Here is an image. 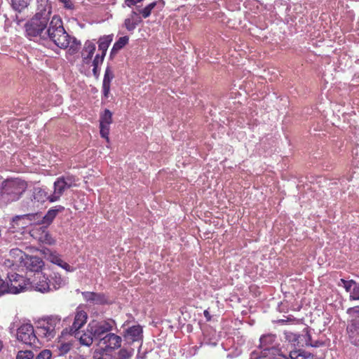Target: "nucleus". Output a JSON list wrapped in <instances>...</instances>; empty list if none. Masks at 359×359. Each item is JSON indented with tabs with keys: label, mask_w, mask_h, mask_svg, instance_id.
Returning <instances> with one entry per match:
<instances>
[{
	"label": "nucleus",
	"mask_w": 359,
	"mask_h": 359,
	"mask_svg": "<svg viewBox=\"0 0 359 359\" xmlns=\"http://www.w3.org/2000/svg\"><path fill=\"white\" fill-rule=\"evenodd\" d=\"M50 11L48 12H36L34 15L25 25L27 35L30 38L40 39H49L60 48L69 47L72 53L76 52L80 43L73 39L66 32L61 18L55 15L50 19Z\"/></svg>",
	"instance_id": "f257e3e1"
},
{
	"label": "nucleus",
	"mask_w": 359,
	"mask_h": 359,
	"mask_svg": "<svg viewBox=\"0 0 359 359\" xmlns=\"http://www.w3.org/2000/svg\"><path fill=\"white\" fill-rule=\"evenodd\" d=\"M26 182L18 178L8 179L2 182L0 193V206L17 201L26 191Z\"/></svg>",
	"instance_id": "f03ea898"
},
{
	"label": "nucleus",
	"mask_w": 359,
	"mask_h": 359,
	"mask_svg": "<svg viewBox=\"0 0 359 359\" xmlns=\"http://www.w3.org/2000/svg\"><path fill=\"white\" fill-rule=\"evenodd\" d=\"M60 325V318L57 316H51L39 320L35 332L39 337L48 341L55 336L56 330L59 329Z\"/></svg>",
	"instance_id": "7ed1b4c3"
},
{
	"label": "nucleus",
	"mask_w": 359,
	"mask_h": 359,
	"mask_svg": "<svg viewBox=\"0 0 359 359\" xmlns=\"http://www.w3.org/2000/svg\"><path fill=\"white\" fill-rule=\"evenodd\" d=\"M115 325V321L112 319L101 321L93 320L88 324V330L94 334L95 339L102 341L104 335L111 331Z\"/></svg>",
	"instance_id": "20e7f679"
},
{
	"label": "nucleus",
	"mask_w": 359,
	"mask_h": 359,
	"mask_svg": "<svg viewBox=\"0 0 359 359\" xmlns=\"http://www.w3.org/2000/svg\"><path fill=\"white\" fill-rule=\"evenodd\" d=\"M8 292L11 294H18L27 289V283L25 278L18 273H11L8 275Z\"/></svg>",
	"instance_id": "39448f33"
},
{
	"label": "nucleus",
	"mask_w": 359,
	"mask_h": 359,
	"mask_svg": "<svg viewBox=\"0 0 359 359\" xmlns=\"http://www.w3.org/2000/svg\"><path fill=\"white\" fill-rule=\"evenodd\" d=\"M73 186V182L69 178L59 177L53 184L54 190L50 194V202H55L60 200L64 191Z\"/></svg>",
	"instance_id": "423d86ee"
},
{
	"label": "nucleus",
	"mask_w": 359,
	"mask_h": 359,
	"mask_svg": "<svg viewBox=\"0 0 359 359\" xmlns=\"http://www.w3.org/2000/svg\"><path fill=\"white\" fill-rule=\"evenodd\" d=\"M31 324L22 325L17 332V338L25 344L32 345L36 341V336Z\"/></svg>",
	"instance_id": "0eeeda50"
},
{
	"label": "nucleus",
	"mask_w": 359,
	"mask_h": 359,
	"mask_svg": "<svg viewBox=\"0 0 359 359\" xmlns=\"http://www.w3.org/2000/svg\"><path fill=\"white\" fill-rule=\"evenodd\" d=\"M50 194H48L45 189L40 187L34 188L32 198H30L29 202H27V209L34 210L47 200L50 201Z\"/></svg>",
	"instance_id": "6e6552de"
},
{
	"label": "nucleus",
	"mask_w": 359,
	"mask_h": 359,
	"mask_svg": "<svg viewBox=\"0 0 359 359\" xmlns=\"http://www.w3.org/2000/svg\"><path fill=\"white\" fill-rule=\"evenodd\" d=\"M47 226H36L30 230L31 236L41 243L53 245L55 240L47 231Z\"/></svg>",
	"instance_id": "1a4fd4ad"
},
{
	"label": "nucleus",
	"mask_w": 359,
	"mask_h": 359,
	"mask_svg": "<svg viewBox=\"0 0 359 359\" xmlns=\"http://www.w3.org/2000/svg\"><path fill=\"white\" fill-rule=\"evenodd\" d=\"M112 123V113L109 109H105L100 117V135L109 142V133L110 124Z\"/></svg>",
	"instance_id": "9d476101"
},
{
	"label": "nucleus",
	"mask_w": 359,
	"mask_h": 359,
	"mask_svg": "<svg viewBox=\"0 0 359 359\" xmlns=\"http://www.w3.org/2000/svg\"><path fill=\"white\" fill-rule=\"evenodd\" d=\"M105 344V348H104V353L107 351V353L111 350H114L121 346V338L113 333H109L104 335L102 338V341Z\"/></svg>",
	"instance_id": "9b49d317"
},
{
	"label": "nucleus",
	"mask_w": 359,
	"mask_h": 359,
	"mask_svg": "<svg viewBox=\"0 0 359 359\" xmlns=\"http://www.w3.org/2000/svg\"><path fill=\"white\" fill-rule=\"evenodd\" d=\"M87 319V313L78 308L75 313L74 323L70 328L71 334H74L82 327L86 323Z\"/></svg>",
	"instance_id": "f8f14e48"
},
{
	"label": "nucleus",
	"mask_w": 359,
	"mask_h": 359,
	"mask_svg": "<svg viewBox=\"0 0 359 359\" xmlns=\"http://www.w3.org/2000/svg\"><path fill=\"white\" fill-rule=\"evenodd\" d=\"M126 340L128 343L139 341L142 339V329L140 325H133L128 328L124 334Z\"/></svg>",
	"instance_id": "ddd939ff"
},
{
	"label": "nucleus",
	"mask_w": 359,
	"mask_h": 359,
	"mask_svg": "<svg viewBox=\"0 0 359 359\" xmlns=\"http://www.w3.org/2000/svg\"><path fill=\"white\" fill-rule=\"evenodd\" d=\"M64 209L63 206L57 205L50 209L44 216L41 215V224L48 227L53 222L57 215L62 212Z\"/></svg>",
	"instance_id": "4468645a"
},
{
	"label": "nucleus",
	"mask_w": 359,
	"mask_h": 359,
	"mask_svg": "<svg viewBox=\"0 0 359 359\" xmlns=\"http://www.w3.org/2000/svg\"><path fill=\"white\" fill-rule=\"evenodd\" d=\"M25 266L32 271L38 272L42 269L43 262L41 258L36 256H26Z\"/></svg>",
	"instance_id": "2eb2a0df"
},
{
	"label": "nucleus",
	"mask_w": 359,
	"mask_h": 359,
	"mask_svg": "<svg viewBox=\"0 0 359 359\" xmlns=\"http://www.w3.org/2000/svg\"><path fill=\"white\" fill-rule=\"evenodd\" d=\"M114 72L110 67H107L105 69L103 82L102 92L105 97H108L110 92L111 81L114 79Z\"/></svg>",
	"instance_id": "dca6fc26"
},
{
	"label": "nucleus",
	"mask_w": 359,
	"mask_h": 359,
	"mask_svg": "<svg viewBox=\"0 0 359 359\" xmlns=\"http://www.w3.org/2000/svg\"><path fill=\"white\" fill-rule=\"evenodd\" d=\"M28 222V224L41 225V214H26L23 215H17L16 219L14 220V224L18 222L25 221Z\"/></svg>",
	"instance_id": "f3484780"
},
{
	"label": "nucleus",
	"mask_w": 359,
	"mask_h": 359,
	"mask_svg": "<svg viewBox=\"0 0 359 359\" xmlns=\"http://www.w3.org/2000/svg\"><path fill=\"white\" fill-rule=\"evenodd\" d=\"M73 334H74L75 337L79 340V342L81 345L89 346L93 344L94 337V334L92 333L88 330V326L87 327V331L85 332H76Z\"/></svg>",
	"instance_id": "a211bd4d"
},
{
	"label": "nucleus",
	"mask_w": 359,
	"mask_h": 359,
	"mask_svg": "<svg viewBox=\"0 0 359 359\" xmlns=\"http://www.w3.org/2000/svg\"><path fill=\"white\" fill-rule=\"evenodd\" d=\"M95 51V45L91 41H86L82 51L83 61L86 64H89L92 57Z\"/></svg>",
	"instance_id": "6ab92c4d"
},
{
	"label": "nucleus",
	"mask_w": 359,
	"mask_h": 359,
	"mask_svg": "<svg viewBox=\"0 0 359 359\" xmlns=\"http://www.w3.org/2000/svg\"><path fill=\"white\" fill-rule=\"evenodd\" d=\"M142 22L141 17L135 11L125 20L124 26L128 31H133L136 26Z\"/></svg>",
	"instance_id": "aec40b11"
},
{
	"label": "nucleus",
	"mask_w": 359,
	"mask_h": 359,
	"mask_svg": "<svg viewBox=\"0 0 359 359\" xmlns=\"http://www.w3.org/2000/svg\"><path fill=\"white\" fill-rule=\"evenodd\" d=\"M38 280L33 283V287L36 290L41 292H46L50 290V285L48 278L41 274L38 273Z\"/></svg>",
	"instance_id": "412c9836"
},
{
	"label": "nucleus",
	"mask_w": 359,
	"mask_h": 359,
	"mask_svg": "<svg viewBox=\"0 0 359 359\" xmlns=\"http://www.w3.org/2000/svg\"><path fill=\"white\" fill-rule=\"evenodd\" d=\"M48 259L50 262L58 265L59 266L65 269L67 271H72L73 270L72 267L70 265H69L67 262H64L62 259L61 257L57 253L50 252Z\"/></svg>",
	"instance_id": "4be33fe9"
},
{
	"label": "nucleus",
	"mask_w": 359,
	"mask_h": 359,
	"mask_svg": "<svg viewBox=\"0 0 359 359\" xmlns=\"http://www.w3.org/2000/svg\"><path fill=\"white\" fill-rule=\"evenodd\" d=\"M134 353V350L133 348H121L118 351V356H112L109 353H107V351L104 353V359H128L130 358Z\"/></svg>",
	"instance_id": "5701e85b"
},
{
	"label": "nucleus",
	"mask_w": 359,
	"mask_h": 359,
	"mask_svg": "<svg viewBox=\"0 0 359 359\" xmlns=\"http://www.w3.org/2000/svg\"><path fill=\"white\" fill-rule=\"evenodd\" d=\"M276 336L273 334H266L263 335L260 338V344L259 348H262L264 351L270 350L271 347H273V344L275 341Z\"/></svg>",
	"instance_id": "b1692460"
},
{
	"label": "nucleus",
	"mask_w": 359,
	"mask_h": 359,
	"mask_svg": "<svg viewBox=\"0 0 359 359\" xmlns=\"http://www.w3.org/2000/svg\"><path fill=\"white\" fill-rule=\"evenodd\" d=\"M351 342L355 346H359V325L352 324L348 327Z\"/></svg>",
	"instance_id": "393cba45"
},
{
	"label": "nucleus",
	"mask_w": 359,
	"mask_h": 359,
	"mask_svg": "<svg viewBox=\"0 0 359 359\" xmlns=\"http://www.w3.org/2000/svg\"><path fill=\"white\" fill-rule=\"evenodd\" d=\"M111 41L112 36L111 35L104 36L100 39L98 41V50L101 51L102 55H106V52Z\"/></svg>",
	"instance_id": "a878e982"
},
{
	"label": "nucleus",
	"mask_w": 359,
	"mask_h": 359,
	"mask_svg": "<svg viewBox=\"0 0 359 359\" xmlns=\"http://www.w3.org/2000/svg\"><path fill=\"white\" fill-rule=\"evenodd\" d=\"M287 359H313V356L307 352L298 350L291 351Z\"/></svg>",
	"instance_id": "bb28decb"
},
{
	"label": "nucleus",
	"mask_w": 359,
	"mask_h": 359,
	"mask_svg": "<svg viewBox=\"0 0 359 359\" xmlns=\"http://www.w3.org/2000/svg\"><path fill=\"white\" fill-rule=\"evenodd\" d=\"M50 11L52 13V6L48 0H36V12L43 13Z\"/></svg>",
	"instance_id": "cd10ccee"
},
{
	"label": "nucleus",
	"mask_w": 359,
	"mask_h": 359,
	"mask_svg": "<svg viewBox=\"0 0 359 359\" xmlns=\"http://www.w3.org/2000/svg\"><path fill=\"white\" fill-rule=\"evenodd\" d=\"M72 348V344L70 342H58L56 345L58 355H64L67 353Z\"/></svg>",
	"instance_id": "c85d7f7f"
},
{
	"label": "nucleus",
	"mask_w": 359,
	"mask_h": 359,
	"mask_svg": "<svg viewBox=\"0 0 359 359\" xmlns=\"http://www.w3.org/2000/svg\"><path fill=\"white\" fill-rule=\"evenodd\" d=\"M31 0H11V6L15 11L21 12L30 4Z\"/></svg>",
	"instance_id": "c756f323"
},
{
	"label": "nucleus",
	"mask_w": 359,
	"mask_h": 359,
	"mask_svg": "<svg viewBox=\"0 0 359 359\" xmlns=\"http://www.w3.org/2000/svg\"><path fill=\"white\" fill-rule=\"evenodd\" d=\"M128 36H122L114 44L111 54H116L119 50L124 47L128 42Z\"/></svg>",
	"instance_id": "7c9ffc66"
},
{
	"label": "nucleus",
	"mask_w": 359,
	"mask_h": 359,
	"mask_svg": "<svg viewBox=\"0 0 359 359\" xmlns=\"http://www.w3.org/2000/svg\"><path fill=\"white\" fill-rule=\"evenodd\" d=\"M82 295L85 300L87 302H91L95 303H100L102 302L101 295L97 293L91 292H82Z\"/></svg>",
	"instance_id": "2f4dec72"
},
{
	"label": "nucleus",
	"mask_w": 359,
	"mask_h": 359,
	"mask_svg": "<svg viewBox=\"0 0 359 359\" xmlns=\"http://www.w3.org/2000/svg\"><path fill=\"white\" fill-rule=\"evenodd\" d=\"M105 55H96V56L95 57L93 61V74L94 76H95L96 77L98 76V67L102 64L103 62V60H104V57Z\"/></svg>",
	"instance_id": "473e14b6"
},
{
	"label": "nucleus",
	"mask_w": 359,
	"mask_h": 359,
	"mask_svg": "<svg viewBox=\"0 0 359 359\" xmlns=\"http://www.w3.org/2000/svg\"><path fill=\"white\" fill-rule=\"evenodd\" d=\"M16 219V216L12 219L11 226L9 227V231L12 233L15 232L18 229H22L27 225H28V222L25 221L23 222H18L16 224H14V220Z\"/></svg>",
	"instance_id": "72a5a7b5"
},
{
	"label": "nucleus",
	"mask_w": 359,
	"mask_h": 359,
	"mask_svg": "<svg viewBox=\"0 0 359 359\" xmlns=\"http://www.w3.org/2000/svg\"><path fill=\"white\" fill-rule=\"evenodd\" d=\"M34 356L31 351H20L16 355V359H33Z\"/></svg>",
	"instance_id": "f704fd0d"
},
{
	"label": "nucleus",
	"mask_w": 359,
	"mask_h": 359,
	"mask_svg": "<svg viewBox=\"0 0 359 359\" xmlns=\"http://www.w3.org/2000/svg\"><path fill=\"white\" fill-rule=\"evenodd\" d=\"M308 336H309L308 333H306L305 335H303V334L302 335H297V334H292V336L290 338V340L294 342H296L297 346H304L303 341Z\"/></svg>",
	"instance_id": "c9c22d12"
},
{
	"label": "nucleus",
	"mask_w": 359,
	"mask_h": 359,
	"mask_svg": "<svg viewBox=\"0 0 359 359\" xmlns=\"http://www.w3.org/2000/svg\"><path fill=\"white\" fill-rule=\"evenodd\" d=\"M341 281L343 283L344 287L345 290H346V292H349L350 293L352 291V290L354 289L355 285L358 284L355 281H354L353 280H345L344 279H341Z\"/></svg>",
	"instance_id": "e433bc0d"
},
{
	"label": "nucleus",
	"mask_w": 359,
	"mask_h": 359,
	"mask_svg": "<svg viewBox=\"0 0 359 359\" xmlns=\"http://www.w3.org/2000/svg\"><path fill=\"white\" fill-rule=\"evenodd\" d=\"M52 353L50 350L44 349L41 351L36 357V359H50Z\"/></svg>",
	"instance_id": "4c0bfd02"
},
{
	"label": "nucleus",
	"mask_w": 359,
	"mask_h": 359,
	"mask_svg": "<svg viewBox=\"0 0 359 359\" xmlns=\"http://www.w3.org/2000/svg\"><path fill=\"white\" fill-rule=\"evenodd\" d=\"M350 299L359 300V283L355 285L354 289L351 292Z\"/></svg>",
	"instance_id": "58836bf2"
},
{
	"label": "nucleus",
	"mask_w": 359,
	"mask_h": 359,
	"mask_svg": "<svg viewBox=\"0 0 359 359\" xmlns=\"http://www.w3.org/2000/svg\"><path fill=\"white\" fill-rule=\"evenodd\" d=\"M9 255L11 257H14V258L19 257V259H22L23 257V252L18 248H15V249H12L10 251Z\"/></svg>",
	"instance_id": "ea45409f"
},
{
	"label": "nucleus",
	"mask_w": 359,
	"mask_h": 359,
	"mask_svg": "<svg viewBox=\"0 0 359 359\" xmlns=\"http://www.w3.org/2000/svg\"><path fill=\"white\" fill-rule=\"evenodd\" d=\"M55 285L54 286L55 288L60 287L62 285L65 284V280L60 276L57 277V275L55 274Z\"/></svg>",
	"instance_id": "a19ab883"
},
{
	"label": "nucleus",
	"mask_w": 359,
	"mask_h": 359,
	"mask_svg": "<svg viewBox=\"0 0 359 359\" xmlns=\"http://www.w3.org/2000/svg\"><path fill=\"white\" fill-rule=\"evenodd\" d=\"M140 13L142 14L144 18H147L151 15V11L146 6L140 11Z\"/></svg>",
	"instance_id": "79ce46f5"
},
{
	"label": "nucleus",
	"mask_w": 359,
	"mask_h": 359,
	"mask_svg": "<svg viewBox=\"0 0 359 359\" xmlns=\"http://www.w3.org/2000/svg\"><path fill=\"white\" fill-rule=\"evenodd\" d=\"M64 4L65 8L68 9H72L74 4L71 0H60Z\"/></svg>",
	"instance_id": "37998d69"
},
{
	"label": "nucleus",
	"mask_w": 359,
	"mask_h": 359,
	"mask_svg": "<svg viewBox=\"0 0 359 359\" xmlns=\"http://www.w3.org/2000/svg\"><path fill=\"white\" fill-rule=\"evenodd\" d=\"M93 358H94V359H104V350L102 351V353L98 351H95L93 354Z\"/></svg>",
	"instance_id": "c03bdc74"
},
{
	"label": "nucleus",
	"mask_w": 359,
	"mask_h": 359,
	"mask_svg": "<svg viewBox=\"0 0 359 359\" xmlns=\"http://www.w3.org/2000/svg\"><path fill=\"white\" fill-rule=\"evenodd\" d=\"M140 1L141 0H126L125 4L128 6H131L133 5H135V4H137V2Z\"/></svg>",
	"instance_id": "a18cd8bd"
},
{
	"label": "nucleus",
	"mask_w": 359,
	"mask_h": 359,
	"mask_svg": "<svg viewBox=\"0 0 359 359\" xmlns=\"http://www.w3.org/2000/svg\"><path fill=\"white\" fill-rule=\"evenodd\" d=\"M158 4L157 2H152L147 6V8H149L151 11Z\"/></svg>",
	"instance_id": "49530a36"
},
{
	"label": "nucleus",
	"mask_w": 359,
	"mask_h": 359,
	"mask_svg": "<svg viewBox=\"0 0 359 359\" xmlns=\"http://www.w3.org/2000/svg\"><path fill=\"white\" fill-rule=\"evenodd\" d=\"M5 265H6L7 266H11L14 264V262L13 261H11L10 259H7L6 262H5Z\"/></svg>",
	"instance_id": "de8ad7c7"
},
{
	"label": "nucleus",
	"mask_w": 359,
	"mask_h": 359,
	"mask_svg": "<svg viewBox=\"0 0 359 359\" xmlns=\"http://www.w3.org/2000/svg\"><path fill=\"white\" fill-rule=\"evenodd\" d=\"M204 316H205V317L206 318V319H207L208 320H210L211 317H210V316L209 312H208L207 310H205V311H204Z\"/></svg>",
	"instance_id": "09e8293b"
},
{
	"label": "nucleus",
	"mask_w": 359,
	"mask_h": 359,
	"mask_svg": "<svg viewBox=\"0 0 359 359\" xmlns=\"http://www.w3.org/2000/svg\"><path fill=\"white\" fill-rule=\"evenodd\" d=\"M72 359H86V358L83 355L77 354L74 355Z\"/></svg>",
	"instance_id": "8fccbe9b"
},
{
	"label": "nucleus",
	"mask_w": 359,
	"mask_h": 359,
	"mask_svg": "<svg viewBox=\"0 0 359 359\" xmlns=\"http://www.w3.org/2000/svg\"><path fill=\"white\" fill-rule=\"evenodd\" d=\"M3 348V343L1 341V340L0 339V351Z\"/></svg>",
	"instance_id": "3c124183"
},
{
	"label": "nucleus",
	"mask_w": 359,
	"mask_h": 359,
	"mask_svg": "<svg viewBox=\"0 0 359 359\" xmlns=\"http://www.w3.org/2000/svg\"><path fill=\"white\" fill-rule=\"evenodd\" d=\"M306 345H311L313 346L311 344H309V342L306 341Z\"/></svg>",
	"instance_id": "603ef678"
}]
</instances>
